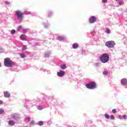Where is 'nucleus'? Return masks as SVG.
<instances>
[{"label": "nucleus", "instance_id": "a211bd4d", "mask_svg": "<svg viewBox=\"0 0 127 127\" xmlns=\"http://www.w3.org/2000/svg\"><path fill=\"white\" fill-rule=\"evenodd\" d=\"M11 34H14L15 33V30L13 29L11 31Z\"/></svg>", "mask_w": 127, "mask_h": 127}, {"label": "nucleus", "instance_id": "20e7f679", "mask_svg": "<svg viewBox=\"0 0 127 127\" xmlns=\"http://www.w3.org/2000/svg\"><path fill=\"white\" fill-rule=\"evenodd\" d=\"M86 88H87V89H95V88H97V85L96 84V83L94 82H91L86 84Z\"/></svg>", "mask_w": 127, "mask_h": 127}, {"label": "nucleus", "instance_id": "2f4dec72", "mask_svg": "<svg viewBox=\"0 0 127 127\" xmlns=\"http://www.w3.org/2000/svg\"><path fill=\"white\" fill-rule=\"evenodd\" d=\"M23 33H26V30L23 29Z\"/></svg>", "mask_w": 127, "mask_h": 127}, {"label": "nucleus", "instance_id": "6ab92c4d", "mask_svg": "<svg viewBox=\"0 0 127 127\" xmlns=\"http://www.w3.org/2000/svg\"><path fill=\"white\" fill-rule=\"evenodd\" d=\"M110 119L111 120H115V116H114V115H111Z\"/></svg>", "mask_w": 127, "mask_h": 127}, {"label": "nucleus", "instance_id": "7c9ffc66", "mask_svg": "<svg viewBox=\"0 0 127 127\" xmlns=\"http://www.w3.org/2000/svg\"><path fill=\"white\" fill-rule=\"evenodd\" d=\"M34 124V121H32L30 122V125H33Z\"/></svg>", "mask_w": 127, "mask_h": 127}, {"label": "nucleus", "instance_id": "aec40b11", "mask_svg": "<svg viewBox=\"0 0 127 127\" xmlns=\"http://www.w3.org/2000/svg\"><path fill=\"white\" fill-rule=\"evenodd\" d=\"M39 126H43V122H42V121L39 122Z\"/></svg>", "mask_w": 127, "mask_h": 127}, {"label": "nucleus", "instance_id": "7ed1b4c3", "mask_svg": "<svg viewBox=\"0 0 127 127\" xmlns=\"http://www.w3.org/2000/svg\"><path fill=\"white\" fill-rule=\"evenodd\" d=\"M105 45L109 48H113L116 45V43L114 41H109L106 42Z\"/></svg>", "mask_w": 127, "mask_h": 127}, {"label": "nucleus", "instance_id": "ddd939ff", "mask_svg": "<svg viewBox=\"0 0 127 127\" xmlns=\"http://www.w3.org/2000/svg\"><path fill=\"white\" fill-rule=\"evenodd\" d=\"M20 39H21V40H26V39H25V36L23 34H22L20 36Z\"/></svg>", "mask_w": 127, "mask_h": 127}, {"label": "nucleus", "instance_id": "c85d7f7f", "mask_svg": "<svg viewBox=\"0 0 127 127\" xmlns=\"http://www.w3.org/2000/svg\"><path fill=\"white\" fill-rule=\"evenodd\" d=\"M58 40H62L63 39V37H59L58 38Z\"/></svg>", "mask_w": 127, "mask_h": 127}, {"label": "nucleus", "instance_id": "5701e85b", "mask_svg": "<svg viewBox=\"0 0 127 127\" xmlns=\"http://www.w3.org/2000/svg\"><path fill=\"white\" fill-rule=\"evenodd\" d=\"M37 109L38 110H39L40 111H41V110H42V107L40 106H39L38 107H37Z\"/></svg>", "mask_w": 127, "mask_h": 127}, {"label": "nucleus", "instance_id": "1a4fd4ad", "mask_svg": "<svg viewBox=\"0 0 127 127\" xmlns=\"http://www.w3.org/2000/svg\"><path fill=\"white\" fill-rule=\"evenodd\" d=\"M3 94L5 98H9L10 97V93L8 91H4Z\"/></svg>", "mask_w": 127, "mask_h": 127}, {"label": "nucleus", "instance_id": "39448f33", "mask_svg": "<svg viewBox=\"0 0 127 127\" xmlns=\"http://www.w3.org/2000/svg\"><path fill=\"white\" fill-rule=\"evenodd\" d=\"M16 15H17V19L20 21H22L23 18V13L20 10H18L16 11Z\"/></svg>", "mask_w": 127, "mask_h": 127}, {"label": "nucleus", "instance_id": "473e14b6", "mask_svg": "<svg viewBox=\"0 0 127 127\" xmlns=\"http://www.w3.org/2000/svg\"><path fill=\"white\" fill-rule=\"evenodd\" d=\"M2 104H3V102H2V101L0 100V105H2Z\"/></svg>", "mask_w": 127, "mask_h": 127}, {"label": "nucleus", "instance_id": "423d86ee", "mask_svg": "<svg viewBox=\"0 0 127 127\" xmlns=\"http://www.w3.org/2000/svg\"><path fill=\"white\" fill-rule=\"evenodd\" d=\"M96 20H97V18H96L95 16L90 17L89 19V21L90 23H94Z\"/></svg>", "mask_w": 127, "mask_h": 127}, {"label": "nucleus", "instance_id": "cd10ccee", "mask_svg": "<svg viewBox=\"0 0 127 127\" xmlns=\"http://www.w3.org/2000/svg\"><path fill=\"white\" fill-rule=\"evenodd\" d=\"M4 111L2 109H0V114H2Z\"/></svg>", "mask_w": 127, "mask_h": 127}, {"label": "nucleus", "instance_id": "a878e982", "mask_svg": "<svg viewBox=\"0 0 127 127\" xmlns=\"http://www.w3.org/2000/svg\"><path fill=\"white\" fill-rule=\"evenodd\" d=\"M123 119H124L125 120H126V119H127V115H123L122 116Z\"/></svg>", "mask_w": 127, "mask_h": 127}, {"label": "nucleus", "instance_id": "b1692460", "mask_svg": "<svg viewBox=\"0 0 127 127\" xmlns=\"http://www.w3.org/2000/svg\"><path fill=\"white\" fill-rule=\"evenodd\" d=\"M26 120L27 121H28V122H30V117H26Z\"/></svg>", "mask_w": 127, "mask_h": 127}, {"label": "nucleus", "instance_id": "f704fd0d", "mask_svg": "<svg viewBox=\"0 0 127 127\" xmlns=\"http://www.w3.org/2000/svg\"><path fill=\"white\" fill-rule=\"evenodd\" d=\"M1 66V64L0 63V67Z\"/></svg>", "mask_w": 127, "mask_h": 127}, {"label": "nucleus", "instance_id": "dca6fc26", "mask_svg": "<svg viewBox=\"0 0 127 127\" xmlns=\"http://www.w3.org/2000/svg\"><path fill=\"white\" fill-rule=\"evenodd\" d=\"M106 32H107L108 34H110V33H111V30H110V29H107Z\"/></svg>", "mask_w": 127, "mask_h": 127}, {"label": "nucleus", "instance_id": "4be33fe9", "mask_svg": "<svg viewBox=\"0 0 127 127\" xmlns=\"http://www.w3.org/2000/svg\"><path fill=\"white\" fill-rule=\"evenodd\" d=\"M23 50H26L27 49V47L24 46L22 48Z\"/></svg>", "mask_w": 127, "mask_h": 127}, {"label": "nucleus", "instance_id": "2eb2a0df", "mask_svg": "<svg viewBox=\"0 0 127 127\" xmlns=\"http://www.w3.org/2000/svg\"><path fill=\"white\" fill-rule=\"evenodd\" d=\"M20 56L21 58H25V55L24 54H21Z\"/></svg>", "mask_w": 127, "mask_h": 127}, {"label": "nucleus", "instance_id": "f03ea898", "mask_svg": "<svg viewBox=\"0 0 127 127\" xmlns=\"http://www.w3.org/2000/svg\"><path fill=\"white\" fill-rule=\"evenodd\" d=\"M13 64L12 61H11L10 59L6 58L4 59V65L5 66V67H12Z\"/></svg>", "mask_w": 127, "mask_h": 127}, {"label": "nucleus", "instance_id": "f8f14e48", "mask_svg": "<svg viewBox=\"0 0 127 127\" xmlns=\"http://www.w3.org/2000/svg\"><path fill=\"white\" fill-rule=\"evenodd\" d=\"M79 47V44L77 43H74L72 45V48L73 49H76V48H78Z\"/></svg>", "mask_w": 127, "mask_h": 127}, {"label": "nucleus", "instance_id": "72a5a7b5", "mask_svg": "<svg viewBox=\"0 0 127 127\" xmlns=\"http://www.w3.org/2000/svg\"><path fill=\"white\" fill-rule=\"evenodd\" d=\"M93 33H95V34L97 33V32H96V31H93Z\"/></svg>", "mask_w": 127, "mask_h": 127}, {"label": "nucleus", "instance_id": "9b49d317", "mask_svg": "<svg viewBox=\"0 0 127 127\" xmlns=\"http://www.w3.org/2000/svg\"><path fill=\"white\" fill-rule=\"evenodd\" d=\"M15 123H14V121H12V120H10L9 122H8V125L9 126H11V127H12L13 126H14L15 125Z\"/></svg>", "mask_w": 127, "mask_h": 127}, {"label": "nucleus", "instance_id": "c9c22d12", "mask_svg": "<svg viewBox=\"0 0 127 127\" xmlns=\"http://www.w3.org/2000/svg\"><path fill=\"white\" fill-rule=\"evenodd\" d=\"M120 118H122V116H120Z\"/></svg>", "mask_w": 127, "mask_h": 127}, {"label": "nucleus", "instance_id": "f3484780", "mask_svg": "<svg viewBox=\"0 0 127 127\" xmlns=\"http://www.w3.org/2000/svg\"><path fill=\"white\" fill-rule=\"evenodd\" d=\"M105 117L106 119H110V115L108 114H105Z\"/></svg>", "mask_w": 127, "mask_h": 127}, {"label": "nucleus", "instance_id": "0eeeda50", "mask_svg": "<svg viewBox=\"0 0 127 127\" xmlns=\"http://www.w3.org/2000/svg\"><path fill=\"white\" fill-rule=\"evenodd\" d=\"M65 75V72L63 70H60L59 72H57V75L59 77H63Z\"/></svg>", "mask_w": 127, "mask_h": 127}, {"label": "nucleus", "instance_id": "9d476101", "mask_svg": "<svg viewBox=\"0 0 127 127\" xmlns=\"http://www.w3.org/2000/svg\"><path fill=\"white\" fill-rule=\"evenodd\" d=\"M121 84L122 85H123V86H125L126 85H127V80L126 78L124 79H122L121 80Z\"/></svg>", "mask_w": 127, "mask_h": 127}, {"label": "nucleus", "instance_id": "412c9836", "mask_svg": "<svg viewBox=\"0 0 127 127\" xmlns=\"http://www.w3.org/2000/svg\"><path fill=\"white\" fill-rule=\"evenodd\" d=\"M112 112L113 113V114L117 113V110L116 109H113L112 110Z\"/></svg>", "mask_w": 127, "mask_h": 127}, {"label": "nucleus", "instance_id": "393cba45", "mask_svg": "<svg viewBox=\"0 0 127 127\" xmlns=\"http://www.w3.org/2000/svg\"><path fill=\"white\" fill-rule=\"evenodd\" d=\"M103 75H108V71H104L103 72Z\"/></svg>", "mask_w": 127, "mask_h": 127}, {"label": "nucleus", "instance_id": "6e6552de", "mask_svg": "<svg viewBox=\"0 0 127 127\" xmlns=\"http://www.w3.org/2000/svg\"><path fill=\"white\" fill-rule=\"evenodd\" d=\"M11 118L13 119V120H17L19 119V117L16 114H13L11 115Z\"/></svg>", "mask_w": 127, "mask_h": 127}, {"label": "nucleus", "instance_id": "4468645a", "mask_svg": "<svg viewBox=\"0 0 127 127\" xmlns=\"http://www.w3.org/2000/svg\"><path fill=\"white\" fill-rule=\"evenodd\" d=\"M61 68L62 70H65V69H66V64L62 65Z\"/></svg>", "mask_w": 127, "mask_h": 127}, {"label": "nucleus", "instance_id": "f257e3e1", "mask_svg": "<svg viewBox=\"0 0 127 127\" xmlns=\"http://www.w3.org/2000/svg\"><path fill=\"white\" fill-rule=\"evenodd\" d=\"M110 60V56L108 54H103L100 57V61L102 62V63H107Z\"/></svg>", "mask_w": 127, "mask_h": 127}, {"label": "nucleus", "instance_id": "bb28decb", "mask_svg": "<svg viewBox=\"0 0 127 127\" xmlns=\"http://www.w3.org/2000/svg\"><path fill=\"white\" fill-rule=\"evenodd\" d=\"M119 4H120V5H123V4H124V1L119 2Z\"/></svg>", "mask_w": 127, "mask_h": 127}, {"label": "nucleus", "instance_id": "c756f323", "mask_svg": "<svg viewBox=\"0 0 127 127\" xmlns=\"http://www.w3.org/2000/svg\"><path fill=\"white\" fill-rule=\"evenodd\" d=\"M102 2H104V3H106V2H108V0H102Z\"/></svg>", "mask_w": 127, "mask_h": 127}]
</instances>
